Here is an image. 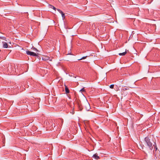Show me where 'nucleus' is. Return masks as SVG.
I'll list each match as a JSON object with an SVG mask.
<instances>
[{"label":"nucleus","mask_w":160,"mask_h":160,"mask_svg":"<svg viewBox=\"0 0 160 160\" xmlns=\"http://www.w3.org/2000/svg\"><path fill=\"white\" fill-rule=\"evenodd\" d=\"M145 141L146 142L147 146L149 148L150 150H152L153 148V146H154V144H153L152 142H154L155 144V143L153 141V140L151 141L150 139L148 137H147L145 138Z\"/></svg>","instance_id":"1"},{"label":"nucleus","mask_w":160,"mask_h":160,"mask_svg":"<svg viewBox=\"0 0 160 160\" xmlns=\"http://www.w3.org/2000/svg\"><path fill=\"white\" fill-rule=\"evenodd\" d=\"M83 107L85 108L86 110L88 111L90 109V106L89 103L86 101L85 102L83 105Z\"/></svg>","instance_id":"2"},{"label":"nucleus","mask_w":160,"mask_h":160,"mask_svg":"<svg viewBox=\"0 0 160 160\" xmlns=\"http://www.w3.org/2000/svg\"><path fill=\"white\" fill-rule=\"evenodd\" d=\"M26 53L28 55H30V56H37V54L36 53H34L33 52H32L30 51H27Z\"/></svg>","instance_id":"3"},{"label":"nucleus","mask_w":160,"mask_h":160,"mask_svg":"<svg viewBox=\"0 0 160 160\" xmlns=\"http://www.w3.org/2000/svg\"><path fill=\"white\" fill-rule=\"evenodd\" d=\"M54 122H56L57 125H58L59 126H60V125L59 124V122L61 123V126L62 125V124L63 122V120L62 119H58V120H54Z\"/></svg>","instance_id":"4"},{"label":"nucleus","mask_w":160,"mask_h":160,"mask_svg":"<svg viewBox=\"0 0 160 160\" xmlns=\"http://www.w3.org/2000/svg\"><path fill=\"white\" fill-rule=\"evenodd\" d=\"M3 47L4 48H8V45L7 43L6 42H3Z\"/></svg>","instance_id":"5"},{"label":"nucleus","mask_w":160,"mask_h":160,"mask_svg":"<svg viewBox=\"0 0 160 160\" xmlns=\"http://www.w3.org/2000/svg\"><path fill=\"white\" fill-rule=\"evenodd\" d=\"M93 157L97 160L99 159V157L98 156V155L97 153L94 154L93 155Z\"/></svg>","instance_id":"6"},{"label":"nucleus","mask_w":160,"mask_h":160,"mask_svg":"<svg viewBox=\"0 0 160 160\" xmlns=\"http://www.w3.org/2000/svg\"><path fill=\"white\" fill-rule=\"evenodd\" d=\"M65 92L66 93H69V91L68 89V88L67 87L66 85H65Z\"/></svg>","instance_id":"7"},{"label":"nucleus","mask_w":160,"mask_h":160,"mask_svg":"<svg viewBox=\"0 0 160 160\" xmlns=\"http://www.w3.org/2000/svg\"><path fill=\"white\" fill-rule=\"evenodd\" d=\"M49 8H52L55 11H56V8L54 7L53 6H52L51 5H49Z\"/></svg>","instance_id":"8"},{"label":"nucleus","mask_w":160,"mask_h":160,"mask_svg":"<svg viewBox=\"0 0 160 160\" xmlns=\"http://www.w3.org/2000/svg\"><path fill=\"white\" fill-rule=\"evenodd\" d=\"M126 53H127V52L126 51H125L124 52L119 53V55L120 56H123V55H125L126 54Z\"/></svg>","instance_id":"9"},{"label":"nucleus","mask_w":160,"mask_h":160,"mask_svg":"<svg viewBox=\"0 0 160 160\" xmlns=\"http://www.w3.org/2000/svg\"><path fill=\"white\" fill-rule=\"evenodd\" d=\"M62 14V18H63V19L64 18H65V15L62 12V13H61Z\"/></svg>","instance_id":"10"},{"label":"nucleus","mask_w":160,"mask_h":160,"mask_svg":"<svg viewBox=\"0 0 160 160\" xmlns=\"http://www.w3.org/2000/svg\"><path fill=\"white\" fill-rule=\"evenodd\" d=\"M49 57H46V58H42V60H47L49 59Z\"/></svg>","instance_id":"11"},{"label":"nucleus","mask_w":160,"mask_h":160,"mask_svg":"<svg viewBox=\"0 0 160 160\" xmlns=\"http://www.w3.org/2000/svg\"><path fill=\"white\" fill-rule=\"evenodd\" d=\"M87 57V56L83 57L81 59H78V60H82V59H85Z\"/></svg>","instance_id":"12"},{"label":"nucleus","mask_w":160,"mask_h":160,"mask_svg":"<svg viewBox=\"0 0 160 160\" xmlns=\"http://www.w3.org/2000/svg\"><path fill=\"white\" fill-rule=\"evenodd\" d=\"M114 86V84H112V85H111L110 86V88H111L112 89V88H113Z\"/></svg>","instance_id":"13"},{"label":"nucleus","mask_w":160,"mask_h":160,"mask_svg":"<svg viewBox=\"0 0 160 160\" xmlns=\"http://www.w3.org/2000/svg\"><path fill=\"white\" fill-rule=\"evenodd\" d=\"M57 10L60 13H61L63 12L62 11H61L59 9H57Z\"/></svg>","instance_id":"14"},{"label":"nucleus","mask_w":160,"mask_h":160,"mask_svg":"<svg viewBox=\"0 0 160 160\" xmlns=\"http://www.w3.org/2000/svg\"><path fill=\"white\" fill-rule=\"evenodd\" d=\"M0 38L1 39H2L4 40H5V39H6V38L4 37H0Z\"/></svg>","instance_id":"15"},{"label":"nucleus","mask_w":160,"mask_h":160,"mask_svg":"<svg viewBox=\"0 0 160 160\" xmlns=\"http://www.w3.org/2000/svg\"><path fill=\"white\" fill-rule=\"evenodd\" d=\"M85 91V90L84 89V88H83L80 90V91H81L82 92H84Z\"/></svg>","instance_id":"16"},{"label":"nucleus","mask_w":160,"mask_h":160,"mask_svg":"<svg viewBox=\"0 0 160 160\" xmlns=\"http://www.w3.org/2000/svg\"><path fill=\"white\" fill-rule=\"evenodd\" d=\"M33 50H34L36 51L37 52L38 51V50L37 48H33Z\"/></svg>","instance_id":"17"},{"label":"nucleus","mask_w":160,"mask_h":160,"mask_svg":"<svg viewBox=\"0 0 160 160\" xmlns=\"http://www.w3.org/2000/svg\"><path fill=\"white\" fill-rule=\"evenodd\" d=\"M11 68V66H9L8 67V69L9 70V69H10Z\"/></svg>","instance_id":"18"},{"label":"nucleus","mask_w":160,"mask_h":160,"mask_svg":"<svg viewBox=\"0 0 160 160\" xmlns=\"http://www.w3.org/2000/svg\"><path fill=\"white\" fill-rule=\"evenodd\" d=\"M72 114H74V111H72L71 112Z\"/></svg>","instance_id":"19"},{"label":"nucleus","mask_w":160,"mask_h":160,"mask_svg":"<svg viewBox=\"0 0 160 160\" xmlns=\"http://www.w3.org/2000/svg\"><path fill=\"white\" fill-rule=\"evenodd\" d=\"M126 88H123V90H126Z\"/></svg>","instance_id":"20"},{"label":"nucleus","mask_w":160,"mask_h":160,"mask_svg":"<svg viewBox=\"0 0 160 160\" xmlns=\"http://www.w3.org/2000/svg\"><path fill=\"white\" fill-rule=\"evenodd\" d=\"M53 126H54V128L55 127V124H54Z\"/></svg>","instance_id":"21"},{"label":"nucleus","mask_w":160,"mask_h":160,"mask_svg":"<svg viewBox=\"0 0 160 160\" xmlns=\"http://www.w3.org/2000/svg\"><path fill=\"white\" fill-rule=\"evenodd\" d=\"M49 121V122H51L52 121L51 120H50Z\"/></svg>","instance_id":"22"}]
</instances>
